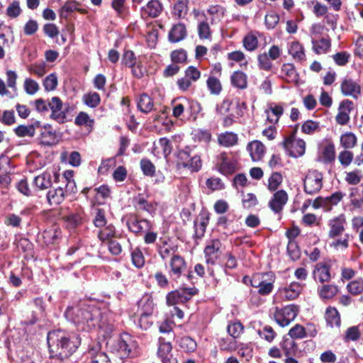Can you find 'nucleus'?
<instances>
[{"mask_svg":"<svg viewBox=\"0 0 363 363\" xmlns=\"http://www.w3.org/2000/svg\"><path fill=\"white\" fill-rule=\"evenodd\" d=\"M158 253L162 259H166L169 257L175 255V252L178 250L177 245L165 240L160 239L157 244Z\"/></svg>","mask_w":363,"mask_h":363,"instance_id":"6ab92c4d","label":"nucleus"},{"mask_svg":"<svg viewBox=\"0 0 363 363\" xmlns=\"http://www.w3.org/2000/svg\"><path fill=\"white\" fill-rule=\"evenodd\" d=\"M353 109V103L347 99L342 101L338 108V113L335 117L336 122L341 125H346L350 121V113Z\"/></svg>","mask_w":363,"mask_h":363,"instance_id":"f3484780","label":"nucleus"},{"mask_svg":"<svg viewBox=\"0 0 363 363\" xmlns=\"http://www.w3.org/2000/svg\"><path fill=\"white\" fill-rule=\"evenodd\" d=\"M298 313V307L294 304L284 307H274L272 311V315L275 322L281 327L288 326L294 321Z\"/></svg>","mask_w":363,"mask_h":363,"instance_id":"20e7f679","label":"nucleus"},{"mask_svg":"<svg viewBox=\"0 0 363 363\" xmlns=\"http://www.w3.org/2000/svg\"><path fill=\"white\" fill-rule=\"evenodd\" d=\"M34 186L38 190H44L51 186V175L44 172L35 177L33 180Z\"/></svg>","mask_w":363,"mask_h":363,"instance_id":"7c9ffc66","label":"nucleus"},{"mask_svg":"<svg viewBox=\"0 0 363 363\" xmlns=\"http://www.w3.org/2000/svg\"><path fill=\"white\" fill-rule=\"evenodd\" d=\"M319 123L311 120L304 122L301 126L302 132L308 135L314 133L315 132L319 130Z\"/></svg>","mask_w":363,"mask_h":363,"instance_id":"e2e57ef3","label":"nucleus"},{"mask_svg":"<svg viewBox=\"0 0 363 363\" xmlns=\"http://www.w3.org/2000/svg\"><path fill=\"white\" fill-rule=\"evenodd\" d=\"M280 77L288 82H294L297 81V73L294 65L285 63L281 66Z\"/></svg>","mask_w":363,"mask_h":363,"instance_id":"393cba45","label":"nucleus"},{"mask_svg":"<svg viewBox=\"0 0 363 363\" xmlns=\"http://www.w3.org/2000/svg\"><path fill=\"white\" fill-rule=\"evenodd\" d=\"M228 334L234 339L238 337L243 332V326L240 322L230 323L227 327Z\"/></svg>","mask_w":363,"mask_h":363,"instance_id":"13d9d810","label":"nucleus"},{"mask_svg":"<svg viewBox=\"0 0 363 363\" xmlns=\"http://www.w3.org/2000/svg\"><path fill=\"white\" fill-rule=\"evenodd\" d=\"M341 91L343 95L357 99L361 94V86L351 78H345L341 83Z\"/></svg>","mask_w":363,"mask_h":363,"instance_id":"2eb2a0df","label":"nucleus"},{"mask_svg":"<svg viewBox=\"0 0 363 363\" xmlns=\"http://www.w3.org/2000/svg\"><path fill=\"white\" fill-rule=\"evenodd\" d=\"M49 109L51 111L50 118L59 123H63L66 120V111H62L63 104L57 96H53L48 100Z\"/></svg>","mask_w":363,"mask_h":363,"instance_id":"f8f14e48","label":"nucleus"},{"mask_svg":"<svg viewBox=\"0 0 363 363\" xmlns=\"http://www.w3.org/2000/svg\"><path fill=\"white\" fill-rule=\"evenodd\" d=\"M182 165L184 167H187L191 172H198L201 168L202 162L199 155H195L186 162H183Z\"/></svg>","mask_w":363,"mask_h":363,"instance_id":"5fc2aeb1","label":"nucleus"},{"mask_svg":"<svg viewBox=\"0 0 363 363\" xmlns=\"http://www.w3.org/2000/svg\"><path fill=\"white\" fill-rule=\"evenodd\" d=\"M89 355L91 363H111L109 357L105 352L100 351L98 346L90 349Z\"/></svg>","mask_w":363,"mask_h":363,"instance_id":"c756f323","label":"nucleus"},{"mask_svg":"<svg viewBox=\"0 0 363 363\" xmlns=\"http://www.w3.org/2000/svg\"><path fill=\"white\" fill-rule=\"evenodd\" d=\"M186 36V28L184 24L174 25L169 33V40L172 43H178Z\"/></svg>","mask_w":363,"mask_h":363,"instance_id":"5701e85b","label":"nucleus"},{"mask_svg":"<svg viewBox=\"0 0 363 363\" xmlns=\"http://www.w3.org/2000/svg\"><path fill=\"white\" fill-rule=\"evenodd\" d=\"M57 75L54 73L47 76L43 82V86L47 91L55 90L57 86Z\"/></svg>","mask_w":363,"mask_h":363,"instance_id":"680f3d73","label":"nucleus"},{"mask_svg":"<svg viewBox=\"0 0 363 363\" xmlns=\"http://www.w3.org/2000/svg\"><path fill=\"white\" fill-rule=\"evenodd\" d=\"M114 349L121 358H133L139 353L137 341L128 333H123L119 337L114 345Z\"/></svg>","mask_w":363,"mask_h":363,"instance_id":"7ed1b4c3","label":"nucleus"},{"mask_svg":"<svg viewBox=\"0 0 363 363\" xmlns=\"http://www.w3.org/2000/svg\"><path fill=\"white\" fill-rule=\"evenodd\" d=\"M125 224L128 230L137 235H142L152 228V225L149 220L140 218L134 214L126 216Z\"/></svg>","mask_w":363,"mask_h":363,"instance_id":"0eeeda50","label":"nucleus"},{"mask_svg":"<svg viewBox=\"0 0 363 363\" xmlns=\"http://www.w3.org/2000/svg\"><path fill=\"white\" fill-rule=\"evenodd\" d=\"M243 45L246 50L252 51L257 48L258 40L255 35L248 34L243 39Z\"/></svg>","mask_w":363,"mask_h":363,"instance_id":"69168bd1","label":"nucleus"},{"mask_svg":"<svg viewBox=\"0 0 363 363\" xmlns=\"http://www.w3.org/2000/svg\"><path fill=\"white\" fill-rule=\"evenodd\" d=\"M274 281V274L272 272H267L254 274L250 283L252 287L258 289L260 295L266 296L272 291Z\"/></svg>","mask_w":363,"mask_h":363,"instance_id":"39448f33","label":"nucleus"},{"mask_svg":"<svg viewBox=\"0 0 363 363\" xmlns=\"http://www.w3.org/2000/svg\"><path fill=\"white\" fill-rule=\"evenodd\" d=\"M323 186V174L317 170H310L304 179V191L308 194H317Z\"/></svg>","mask_w":363,"mask_h":363,"instance_id":"423d86ee","label":"nucleus"},{"mask_svg":"<svg viewBox=\"0 0 363 363\" xmlns=\"http://www.w3.org/2000/svg\"><path fill=\"white\" fill-rule=\"evenodd\" d=\"M94 224L97 228L104 227L106 224V212L104 209L96 207L94 209Z\"/></svg>","mask_w":363,"mask_h":363,"instance_id":"8fccbe9b","label":"nucleus"},{"mask_svg":"<svg viewBox=\"0 0 363 363\" xmlns=\"http://www.w3.org/2000/svg\"><path fill=\"white\" fill-rule=\"evenodd\" d=\"M65 197V191L61 187L49 190L47 194L48 201L50 205L61 203Z\"/></svg>","mask_w":363,"mask_h":363,"instance_id":"a878e982","label":"nucleus"},{"mask_svg":"<svg viewBox=\"0 0 363 363\" xmlns=\"http://www.w3.org/2000/svg\"><path fill=\"white\" fill-rule=\"evenodd\" d=\"M221 242L218 239H213L207 242L204 249L206 262L208 264H215L220 254Z\"/></svg>","mask_w":363,"mask_h":363,"instance_id":"4468645a","label":"nucleus"},{"mask_svg":"<svg viewBox=\"0 0 363 363\" xmlns=\"http://www.w3.org/2000/svg\"><path fill=\"white\" fill-rule=\"evenodd\" d=\"M238 353L246 361H249L252 357V348L250 345L247 344H240L237 346Z\"/></svg>","mask_w":363,"mask_h":363,"instance_id":"052dcab7","label":"nucleus"},{"mask_svg":"<svg viewBox=\"0 0 363 363\" xmlns=\"http://www.w3.org/2000/svg\"><path fill=\"white\" fill-rule=\"evenodd\" d=\"M283 144L284 148L291 157H298L305 154V141L302 139L296 138L294 135H291L286 138Z\"/></svg>","mask_w":363,"mask_h":363,"instance_id":"1a4fd4ad","label":"nucleus"},{"mask_svg":"<svg viewBox=\"0 0 363 363\" xmlns=\"http://www.w3.org/2000/svg\"><path fill=\"white\" fill-rule=\"evenodd\" d=\"M313 50L318 55L327 53L330 48L331 43L328 38H323L320 40H312Z\"/></svg>","mask_w":363,"mask_h":363,"instance_id":"cd10ccee","label":"nucleus"},{"mask_svg":"<svg viewBox=\"0 0 363 363\" xmlns=\"http://www.w3.org/2000/svg\"><path fill=\"white\" fill-rule=\"evenodd\" d=\"M138 107L142 112L147 113L152 110L153 101L147 94H143L138 101Z\"/></svg>","mask_w":363,"mask_h":363,"instance_id":"4c0bfd02","label":"nucleus"},{"mask_svg":"<svg viewBox=\"0 0 363 363\" xmlns=\"http://www.w3.org/2000/svg\"><path fill=\"white\" fill-rule=\"evenodd\" d=\"M313 276L315 281L321 283L329 281L331 279L329 267L320 263L317 264L315 266Z\"/></svg>","mask_w":363,"mask_h":363,"instance_id":"aec40b11","label":"nucleus"},{"mask_svg":"<svg viewBox=\"0 0 363 363\" xmlns=\"http://www.w3.org/2000/svg\"><path fill=\"white\" fill-rule=\"evenodd\" d=\"M329 245L336 250H345L349 246V235L345 234L344 236L335 237V238H328Z\"/></svg>","mask_w":363,"mask_h":363,"instance_id":"72a5a7b5","label":"nucleus"},{"mask_svg":"<svg viewBox=\"0 0 363 363\" xmlns=\"http://www.w3.org/2000/svg\"><path fill=\"white\" fill-rule=\"evenodd\" d=\"M325 320L330 326H337L340 325V317L338 311L335 308H328L325 312Z\"/></svg>","mask_w":363,"mask_h":363,"instance_id":"58836bf2","label":"nucleus"},{"mask_svg":"<svg viewBox=\"0 0 363 363\" xmlns=\"http://www.w3.org/2000/svg\"><path fill=\"white\" fill-rule=\"evenodd\" d=\"M207 12L211 16V23H214L223 18L225 9L220 6L215 5L210 6Z\"/></svg>","mask_w":363,"mask_h":363,"instance_id":"a18cd8bd","label":"nucleus"},{"mask_svg":"<svg viewBox=\"0 0 363 363\" xmlns=\"http://www.w3.org/2000/svg\"><path fill=\"white\" fill-rule=\"evenodd\" d=\"M217 169L223 175L234 173L237 169V161L233 157H229L226 152H222L218 157Z\"/></svg>","mask_w":363,"mask_h":363,"instance_id":"9b49d317","label":"nucleus"},{"mask_svg":"<svg viewBox=\"0 0 363 363\" xmlns=\"http://www.w3.org/2000/svg\"><path fill=\"white\" fill-rule=\"evenodd\" d=\"M172 345L169 342H164L160 345L158 349V356L161 358L163 363H177L175 358H173L170 354Z\"/></svg>","mask_w":363,"mask_h":363,"instance_id":"b1692460","label":"nucleus"},{"mask_svg":"<svg viewBox=\"0 0 363 363\" xmlns=\"http://www.w3.org/2000/svg\"><path fill=\"white\" fill-rule=\"evenodd\" d=\"M22 12V9L20 6V2L18 0H13L8 6L6 10V14L7 16L11 18H16L18 17Z\"/></svg>","mask_w":363,"mask_h":363,"instance_id":"de8ad7c7","label":"nucleus"},{"mask_svg":"<svg viewBox=\"0 0 363 363\" xmlns=\"http://www.w3.org/2000/svg\"><path fill=\"white\" fill-rule=\"evenodd\" d=\"M337 158L343 167H347L352 164L354 155L350 150H344L339 153Z\"/></svg>","mask_w":363,"mask_h":363,"instance_id":"603ef678","label":"nucleus"},{"mask_svg":"<svg viewBox=\"0 0 363 363\" xmlns=\"http://www.w3.org/2000/svg\"><path fill=\"white\" fill-rule=\"evenodd\" d=\"M346 218L344 214H340L328 220L329 228L328 238L340 237L345 230Z\"/></svg>","mask_w":363,"mask_h":363,"instance_id":"9d476101","label":"nucleus"},{"mask_svg":"<svg viewBox=\"0 0 363 363\" xmlns=\"http://www.w3.org/2000/svg\"><path fill=\"white\" fill-rule=\"evenodd\" d=\"M303 285L298 282L294 281L289 285L279 289L277 295L282 300L291 301L296 298L301 293Z\"/></svg>","mask_w":363,"mask_h":363,"instance_id":"ddd939ff","label":"nucleus"},{"mask_svg":"<svg viewBox=\"0 0 363 363\" xmlns=\"http://www.w3.org/2000/svg\"><path fill=\"white\" fill-rule=\"evenodd\" d=\"M231 83L237 88L245 89L247 85V77L242 72H234L231 76Z\"/></svg>","mask_w":363,"mask_h":363,"instance_id":"e433bc0d","label":"nucleus"},{"mask_svg":"<svg viewBox=\"0 0 363 363\" xmlns=\"http://www.w3.org/2000/svg\"><path fill=\"white\" fill-rule=\"evenodd\" d=\"M288 201V194L284 190L277 191L269 202V208L276 213H280Z\"/></svg>","mask_w":363,"mask_h":363,"instance_id":"dca6fc26","label":"nucleus"},{"mask_svg":"<svg viewBox=\"0 0 363 363\" xmlns=\"http://www.w3.org/2000/svg\"><path fill=\"white\" fill-rule=\"evenodd\" d=\"M179 345L184 352H192L196 350L197 344L191 337L186 336L180 338Z\"/></svg>","mask_w":363,"mask_h":363,"instance_id":"79ce46f5","label":"nucleus"},{"mask_svg":"<svg viewBox=\"0 0 363 363\" xmlns=\"http://www.w3.org/2000/svg\"><path fill=\"white\" fill-rule=\"evenodd\" d=\"M247 149L253 161L260 160L265 152L264 145L258 140L250 143Z\"/></svg>","mask_w":363,"mask_h":363,"instance_id":"4be33fe9","label":"nucleus"},{"mask_svg":"<svg viewBox=\"0 0 363 363\" xmlns=\"http://www.w3.org/2000/svg\"><path fill=\"white\" fill-rule=\"evenodd\" d=\"M162 11V6L157 0L150 1L146 6L143 7V15L150 17H157Z\"/></svg>","mask_w":363,"mask_h":363,"instance_id":"c85d7f7f","label":"nucleus"},{"mask_svg":"<svg viewBox=\"0 0 363 363\" xmlns=\"http://www.w3.org/2000/svg\"><path fill=\"white\" fill-rule=\"evenodd\" d=\"M219 145L228 147L235 145L238 143V136L232 132H225L218 136Z\"/></svg>","mask_w":363,"mask_h":363,"instance_id":"f704fd0d","label":"nucleus"},{"mask_svg":"<svg viewBox=\"0 0 363 363\" xmlns=\"http://www.w3.org/2000/svg\"><path fill=\"white\" fill-rule=\"evenodd\" d=\"M279 21V16L275 12H269L266 14L264 18L265 26L267 29H273L276 27Z\"/></svg>","mask_w":363,"mask_h":363,"instance_id":"338daca9","label":"nucleus"},{"mask_svg":"<svg viewBox=\"0 0 363 363\" xmlns=\"http://www.w3.org/2000/svg\"><path fill=\"white\" fill-rule=\"evenodd\" d=\"M138 307L141 311L139 323L145 330L149 328V324H145V320L153 313L155 303L152 295L145 294L138 302Z\"/></svg>","mask_w":363,"mask_h":363,"instance_id":"6e6552de","label":"nucleus"},{"mask_svg":"<svg viewBox=\"0 0 363 363\" xmlns=\"http://www.w3.org/2000/svg\"><path fill=\"white\" fill-rule=\"evenodd\" d=\"M283 180L282 176L278 172L273 173L269 179L268 188L270 191H275L278 189Z\"/></svg>","mask_w":363,"mask_h":363,"instance_id":"774afa93","label":"nucleus"},{"mask_svg":"<svg viewBox=\"0 0 363 363\" xmlns=\"http://www.w3.org/2000/svg\"><path fill=\"white\" fill-rule=\"evenodd\" d=\"M267 120L272 123L279 121V117L283 113V108L281 106H275L266 111Z\"/></svg>","mask_w":363,"mask_h":363,"instance_id":"3c124183","label":"nucleus"},{"mask_svg":"<svg viewBox=\"0 0 363 363\" xmlns=\"http://www.w3.org/2000/svg\"><path fill=\"white\" fill-rule=\"evenodd\" d=\"M188 0H177L174 5L173 16L177 18H184L188 12Z\"/></svg>","mask_w":363,"mask_h":363,"instance_id":"c9c22d12","label":"nucleus"},{"mask_svg":"<svg viewBox=\"0 0 363 363\" xmlns=\"http://www.w3.org/2000/svg\"><path fill=\"white\" fill-rule=\"evenodd\" d=\"M66 318L73 322L79 329L91 330L96 327L103 330L106 334L113 330L112 319L108 314L102 313L97 308L86 305H77L68 307L65 313Z\"/></svg>","mask_w":363,"mask_h":363,"instance_id":"f257e3e1","label":"nucleus"},{"mask_svg":"<svg viewBox=\"0 0 363 363\" xmlns=\"http://www.w3.org/2000/svg\"><path fill=\"white\" fill-rule=\"evenodd\" d=\"M74 123L76 125L79 126L92 128L94 123V119L91 118L86 113L81 111L76 116Z\"/></svg>","mask_w":363,"mask_h":363,"instance_id":"49530a36","label":"nucleus"},{"mask_svg":"<svg viewBox=\"0 0 363 363\" xmlns=\"http://www.w3.org/2000/svg\"><path fill=\"white\" fill-rule=\"evenodd\" d=\"M345 194L340 191H336L329 196L324 197L326 211H330L332 206H336L344 197Z\"/></svg>","mask_w":363,"mask_h":363,"instance_id":"09e8293b","label":"nucleus"},{"mask_svg":"<svg viewBox=\"0 0 363 363\" xmlns=\"http://www.w3.org/2000/svg\"><path fill=\"white\" fill-rule=\"evenodd\" d=\"M116 236L115 227L113 225L104 226L98 233V238L102 242L110 241Z\"/></svg>","mask_w":363,"mask_h":363,"instance_id":"c03bdc74","label":"nucleus"},{"mask_svg":"<svg viewBox=\"0 0 363 363\" xmlns=\"http://www.w3.org/2000/svg\"><path fill=\"white\" fill-rule=\"evenodd\" d=\"M81 343L79 337L61 330L50 332L48 344L51 357L64 359L69 357Z\"/></svg>","mask_w":363,"mask_h":363,"instance_id":"f03ea898","label":"nucleus"},{"mask_svg":"<svg viewBox=\"0 0 363 363\" xmlns=\"http://www.w3.org/2000/svg\"><path fill=\"white\" fill-rule=\"evenodd\" d=\"M363 180V172L359 169L346 172L345 173V181L349 185H357Z\"/></svg>","mask_w":363,"mask_h":363,"instance_id":"473e14b6","label":"nucleus"},{"mask_svg":"<svg viewBox=\"0 0 363 363\" xmlns=\"http://www.w3.org/2000/svg\"><path fill=\"white\" fill-rule=\"evenodd\" d=\"M237 342L234 338H222L220 341V347L222 350L233 352L237 350Z\"/></svg>","mask_w":363,"mask_h":363,"instance_id":"0e129e2a","label":"nucleus"},{"mask_svg":"<svg viewBox=\"0 0 363 363\" xmlns=\"http://www.w3.org/2000/svg\"><path fill=\"white\" fill-rule=\"evenodd\" d=\"M338 291L335 285L325 284L318 289V294L323 299H330L334 297Z\"/></svg>","mask_w":363,"mask_h":363,"instance_id":"a19ab883","label":"nucleus"},{"mask_svg":"<svg viewBox=\"0 0 363 363\" xmlns=\"http://www.w3.org/2000/svg\"><path fill=\"white\" fill-rule=\"evenodd\" d=\"M289 53L296 60L302 61L305 60L306 55L303 46L298 41H293L290 43Z\"/></svg>","mask_w":363,"mask_h":363,"instance_id":"2f4dec72","label":"nucleus"},{"mask_svg":"<svg viewBox=\"0 0 363 363\" xmlns=\"http://www.w3.org/2000/svg\"><path fill=\"white\" fill-rule=\"evenodd\" d=\"M169 275L174 279H178L186 268L184 258L179 255H173L169 261Z\"/></svg>","mask_w":363,"mask_h":363,"instance_id":"a211bd4d","label":"nucleus"},{"mask_svg":"<svg viewBox=\"0 0 363 363\" xmlns=\"http://www.w3.org/2000/svg\"><path fill=\"white\" fill-rule=\"evenodd\" d=\"M40 123L35 121L30 125H20L14 129L15 134L20 138L29 137L32 138L35 134V130L39 128Z\"/></svg>","mask_w":363,"mask_h":363,"instance_id":"412c9836","label":"nucleus"},{"mask_svg":"<svg viewBox=\"0 0 363 363\" xmlns=\"http://www.w3.org/2000/svg\"><path fill=\"white\" fill-rule=\"evenodd\" d=\"M347 291L352 295L357 296L363 292V279L358 278L347 285Z\"/></svg>","mask_w":363,"mask_h":363,"instance_id":"37998d69","label":"nucleus"},{"mask_svg":"<svg viewBox=\"0 0 363 363\" xmlns=\"http://www.w3.org/2000/svg\"><path fill=\"white\" fill-rule=\"evenodd\" d=\"M340 143L345 150H351L357 145V138L352 132H345L340 135Z\"/></svg>","mask_w":363,"mask_h":363,"instance_id":"bb28decb","label":"nucleus"},{"mask_svg":"<svg viewBox=\"0 0 363 363\" xmlns=\"http://www.w3.org/2000/svg\"><path fill=\"white\" fill-rule=\"evenodd\" d=\"M83 101L86 106L95 108L100 103V96L96 92H91L84 95Z\"/></svg>","mask_w":363,"mask_h":363,"instance_id":"4d7b16f0","label":"nucleus"},{"mask_svg":"<svg viewBox=\"0 0 363 363\" xmlns=\"http://www.w3.org/2000/svg\"><path fill=\"white\" fill-rule=\"evenodd\" d=\"M206 84L208 89L212 94H218L222 89L219 79L214 77H209L207 79Z\"/></svg>","mask_w":363,"mask_h":363,"instance_id":"bf43d9fd","label":"nucleus"},{"mask_svg":"<svg viewBox=\"0 0 363 363\" xmlns=\"http://www.w3.org/2000/svg\"><path fill=\"white\" fill-rule=\"evenodd\" d=\"M208 223V218L206 216H201L194 221L195 237L201 238L206 232V226Z\"/></svg>","mask_w":363,"mask_h":363,"instance_id":"ea45409f","label":"nucleus"},{"mask_svg":"<svg viewBox=\"0 0 363 363\" xmlns=\"http://www.w3.org/2000/svg\"><path fill=\"white\" fill-rule=\"evenodd\" d=\"M288 335L292 339H302L306 337V331L303 326L296 324L289 330Z\"/></svg>","mask_w":363,"mask_h":363,"instance_id":"6e6d98bb","label":"nucleus"},{"mask_svg":"<svg viewBox=\"0 0 363 363\" xmlns=\"http://www.w3.org/2000/svg\"><path fill=\"white\" fill-rule=\"evenodd\" d=\"M294 340L295 339H292L291 337L284 338L281 344V347L284 350L286 356H291L295 354L297 345Z\"/></svg>","mask_w":363,"mask_h":363,"instance_id":"864d4df0","label":"nucleus"}]
</instances>
